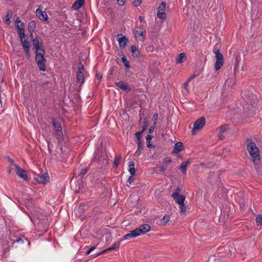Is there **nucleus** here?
Wrapping results in <instances>:
<instances>
[{
    "label": "nucleus",
    "instance_id": "obj_1",
    "mask_svg": "<svg viewBox=\"0 0 262 262\" xmlns=\"http://www.w3.org/2000/svg\"><path fill=\"white\" fill-rule=\"evenodd\" d=\"M242 95L247 103L250 104L251 108H249L250 106H248L247 108L250 111L249 115L251 116L254 115L255 114V112L253 110V108L258 102L257 95L252 91L249 90H245L242 92Z\"/></svg>",
    "mask_w": 262,
    "mask_h": 262
},
{
    "label": "nucleus",
    "instance_id": "obj_2",
    "mask_svg": "<svg viewBox=\"0 0 262 262\" xmlns=\"http://www.w3.org/2000/svg\"><path fill=\"white\" fill-rule=\"evenodd\" d=\"M246 142L247 143V148L251 160L255 164H258L260 160V157L258 147L256 146L255 143L250 139L247 138Z\"/></svg>",
    "mask_w": 262,
    "mask_h": 262
},
{
    "label": "nucleus",
    "instance_id": "obj_3",
    "mask_svg": "<svg viewBox=\"0 0 262 262\" xmlns=\"http://www.w3.org/2000/svg\"><path fill=\"white\" fill-rule=\"evenodd\" d=\"M51 123L55 131L56 139L59 142L62 141L63 140V135L60 122L57 119L52 118Z\"/></svg>",
    "mask_w": 262,
    "mask_h": 262
},
{
    "label": "nucleus",
    "instance_id": "obj_4",
    "mask_svg": "<svg viewBox=\"0 0 262 262\" xmlns=\"http://www.w3.org/2000/svg\"><path fill=\"white\" fill-rule=\"evenodd\" d=\"M35 60L39 70L41 71H45L47 59L45 58V55L39 53V52H35Z\"/></svg>",
    "mask_w": 262,
    "mask_h": 262
},
{
    "label": "nucleus",
    "instance_id": "obj_5",
    "mask_svg": "<svg viewBox=\"0 0 262 262\" xmlns=\"http://www.w3.org/2000/svg\"><path fill=\"white\" fill-rule=\"evenodd\" d=\"M214 53L216 58V62L214 64V68L215 71H218L223 67L224 64V57L223 54L220 52V50L219 49H215V47L214 48Z\"/></svg>",
    "mask_w": 262,
    "mask_h": 262
},
{
    "label": "nucleus",
    "instance_id": "obj_6",
    "mask_svg": "<svg viewBox=\"0 0 262 262\" xmlns=\"http://www.w3.org/2000/svg\"><path fill=\"white\" fill-rule=\"evenodd\" d=\"M206 123V119L204 117H201L196 120L193 124V127L191 130V134L194 136L195 135L196 131L201 129Z\"/></svg>",
    "mask_w": 262,
    "mask_h": 262
},
{
    "label": "nucleus",
    "instance_id": "obj_7",
    "mask_svg": "<svg viewBox=\"0 0 262 262\" xmlns=\"http://www.w3.org/2000/svg\"><path fill=\"white\" fill-rule=\"evenodd\" d=\"M166 6V3L162 2L158 8L157 17L162 20L165 19L166 17V14L165 12Z\"/></svg>",
    "mask_w": 262,
    "mask_h": 262
},
{
    "label": "nucleus",
    "instance_id": "obj_8",
    "mask_svg": "<svg viewBox=\"0 0 262 262\" xmlns=\"http://www.w3.org/2000/svg\"><path fill=\"white\" fill-rule=\"evenodd\" d=\"M117 41L119 42V47L120 49H124L128 42V38L123 34H119L117 35Z\"/></svg>",
    "mask_w": 262,
    "mask_h": 262
},
{
    "label": "nucleus",
    "instance_id": "obj_9",
    "mask_svg": "<svg viewBox=\"0 0 262 262\" xmlns=\"http://www.w3.org/2000/svg\"><path fill=\"white\" fill-rule=\"evenodd\" d=\"M35 180L39 184H46L50 181V177L48 173L38 174L35 177Z\"/></svg>",
    "mask_w": 262,
    "mask_h": 262
},
{
    "label": "nucleus",
    "instance_id": "obj_10",
    "mask_svg": "<svg viewBox=\"0 0 262 262\" xmlns=\"http://www.w3.org/2000/svg\"><path fill=\"white\" fill-rule=\"evenodd\" d=\"M33 45V49L36 51L37 49L40 50V48H42L43 45V40L42 38L39 36H36L34 37V39H32V41Z\"/></svg>",
    "mask_w": 262,
    "mask_h": 262
},
{
    "label": "nucleus",
    "instance_id": "obj_11",
    "mask_svg": "<svg viewBox=\"0 0 262 262\" xmlns=\"http://www.w3.org/2000/svg\"><path fill=\"white\" fill-rule=\"evenodd\" d=\"M14 167L16 168V173L18 177L26 181L29 179L27 171L25 169L21 168L16 164H14Z\"/></svg>",
    "mask_w": 262,
    "mask_h": 262
},
{
    "label": "nucleus",
    "instance_id": "obj_12",
    "mask_svg": "<svg viewBox=\"0 0 262 262\" xmlns=\"http://www.w3.org/2000/svg\"><path fill=\"white\" fill-rule=\"evenodd\" d=\"M19 244L20 246L24 247L27 245H30V242L28 241V238L24 235H21L13 242V244Z\"/></svg>",
    "mask_w": 262,
    "mask_h": 262
},
{
    "label": "nucleus",
    "instance_id": "obj_13",
    "mask_svg": "<svg viewBox=\"0 0 262 262\" xmlns=\"http://www.w3.org/2000/svg\"><path fill=\"white\" fill-rule=\"evenodd\" d=\"M121 242V241H117L116 242H115L112 246H111L110 247L104 250L103 251H102L101 252H100V253H96L95 254H93V255L95 256V257H96L97 256H99L100 255H101L102 254H104L106 252H107L108 251H112V250H114L115 249H116V248H118L119 246H120V243Z\"/></svg>",
    "mask_w": 262,
    "mask_h": 262
},
{
    "label": "nucleus",
    "instance_id": "obj_14",
    "mask_svg": "<svg viewBox=\"0 0 262 262\" xmlns=\"http://www.w3.org/2000/svg\"><path fill=\"white\" fill-rule=\"evenodd\" d=\"M151 229V227L148 224H143L141 225L139 227L136 228L138 233L139 235L141 234H144L148 232Z\"/></svg>",
    "mask_w": 262,
    "mask_h": 262
},
{
    "label": "nucleus",
    "instance_id": "obj_15",
    "mask_svg": "<svg viewBox=\"0 0 262 262\" xmlns=\"http://www.w3.org/2000/svg\"><path fill=\"white\" fill-rule=\"evenodd\" d=\"M37 16L41 20L47 21L48 22L49 17L45 11H42L39 8L36 10Z\"/></svg>",
    "mask_w": 262,
    "mask_h": 262
},
{
    "label": "nucleus",
    "instance_id": "obj_16",
    "mask_svg": "<svg viewBox=\"0 0 262 262\" xmlns=\"http://www.w3.org/2000/svg\"><path fill=\"white\" fill-rule=\"evenodd\" d=\"M115 84L122 90L125 91L127 92H130L132 90L130 86L123 81H120L116 82Z\"/></svg>",
    "mask_w": 262,
    "mask_h": 262
},
{
    "label": "nucleus",
    "instance_id": "obj_17",
    "mask_svg": "<svg viewBox=\"0 0 262 262\" xmlns=\"http://www.w3.org/2000/svg\"><path fill=\"white\" fill-rule=\"evenodd\" d=\"M140 31L138 30H134V34L136 37V38H139V36H141L142 38H139L140 40L143 41L145 37H144V33L146 32V30L144 29L143 27L140 26L139 27Z\"/></svg>",
    "mask_w": 262,
    "mask_h": 262
},
{
    "label": "nucleus",
    "instance_id": "obj_18",
    "mask_svg": "<svg viewBox=\"0 0 262 262\" xmlns=\"http://www.w3.org/2000/svg\"><path fill=\"white\" fill-rule=\"evenodd\" d=\"M184 148V146L182 142H177L174 146V149L171 151L172 154H178L182 151Z\"/></svg>",
    "mask_w": 262,
    "mask_h": 262
},
{
    "label": "nucleus",
    "instance_id": "obj_19",
    "mask_svg": "<svg viewBox=\"0 0 262 262\" xmlns=\"http://www.w3.org/2000/svg\"><path fill=\"white\" fill-rule=\"evenodd\" d=\"M76 77H77V82L80 84V88L84 81V77L83 73H82V71H80V69H78V71L76 73Z\"/></svg>",
    "mask_w": 262,
    "mask_h": 262
},
{
    "label": "nucleus",
    "instance_id": "obj_20",
    "mask_svg": "<svg viewBox=\"0 0 262 262\" xmlns=\"http://www.w3.org/2000/svg\"><path fill=\"white\" fill-rule=\"evenodd\" d=\"M261 15V12H259L258 8L255 6L252 7L251 9V17L252 18H259Z\"/></svg>",
    "mask_w": 262,
    "mask_h": 262
},
{
    "label": "nucleus",
    "instance_id": "obj_21",
    "mask_svg": "<svg viewBox=\"0 0 262 262\" xmlns=\"http://www.w3.org/2000/svg\"><path fill=\"white\" fill-rule=\"evenodd\" d=\"M138 236H139V235L138 233V232L137 231L136 229H135L133 230L129 231V233L123 236V239H128L129 238H135Z\"/></svg>",
    "mask_w": 262,
    "mask_h": 262
},
{
    "label": "nucleus",
    "instance_id": "obj_22",
    "mask_svg": "<svg viewBox=\"0 0 262 262\" xmlns=\"http://www.w3.org/2000/svg\"><path fill=\"white\" fill-rule=\"evenodd\" d=\"M85 0H76L72 5V8L74 10L81 8L84 4Z\"/></svg>",
    "mask_w": 262,
    "mask_h": 262
},
{
    "label": "nucleus",
    "instance_id": "obj_23",
    "mask_svg": "<svg viewBox=\"0 0 262 262\" xmlns=\"http://www.w3.org/2000/svg\"><path fill=\"white\" fill-rule=\"evenodd\" d=\"M240 59H241L240 55L239 54H236L235 55V63L234 68V78H236V72L237 71H238L239 69H240V67H239Z\"/></svg>",
    "mask_w": 262,
    "mask_h": 262
},
{
    "label": "nucleus",
    "instance_id": "obj_24",
    "mask_svg": "<svg viewBox=\"0 0 262 262\" xmlns=\"http://www.w3.org/2000/svg\"><path fill=\"white\" fill-rule=\"evenodd\" d=\"M130 51L134 58H138L140 55V51L135 45H132L130 47Z\"/></svg>",
    "mask_w": 262,
    "mask_h": 262
},
{
    "label": "nucleus",
    "instance_id": "obj_25",
    "mask_svg": "<svg viewBox=\"0 0 262 262\" xmlns=\"http://www.w3.org/2000/svg\"><path fill=\"white\" fill-rule=\"evenodd\" d=\"M189 164H190V161L189 160H188L186 161H184L182 163L181 165L180 166V169L183 173L186 174L187 171V166Z\"/></svg>",
    "mask_w": 262,
    "mask_h": 262
},
{
    "label": "nucleus",
    "instance_id": "obj_26",
    "mask_svg": "<svg viewBox=\"0 0 262 262\" xmlns=\"http://www.w3.org/2000/svg\"><path fill=\"white\" fill-rule=\"evenodd\" d=\"M18 35L20 38V42L21 44L29 42L25 32H19L18 33Z\"/></svg>",
    "mask_w": 262,
    "mask_h": 262
},
{
    "label": "nucleus",
    "instance_id": "obj_27",
    "mask_svg": "<svg viewBox=\"0 0 262 262\" xmlns=\"http://www.w3.org/2000/svg\"><path fill=\"white\" fill-rule=\"evenodd\" d=\"M24 202L26 207L29 208L33 206V205L34 204V199L28 196V198L25 199Z\"/></svg>",
    "mask_w": 262,
    "mask_h": 262
},
{
    "label": "nucleus",
    "instance_id": "obj_28",
    "mask_svg": "<svg viewBox=\"0 0 262 262\" xmlns=\"http://www.w3.org/2000/svg\"><path fill=\"white\" fill-rule=\"evenodd\" d=\"M186 59V54L185 53H181L178 55V58L176 59L177 63H181L183 62Z\"/></svg>",
    "mask_w": 262,
    "mask_h": 262
},
{
    "label": "nucleus",
    "instance_id": "obj_29",
    "mask_svg": "<svg viewBox=\"0 0 262 262\" xmlns=\"http://www.w3.org/2000/svg\"><path fill=\"white\" fill-rule=\"evenodd\" d=\"M152 136L150 134H148L145 137L146 140V146L148 148H152L155 147V145L150 143V141L152 140Z\"/></svg>",
    "mask_w": 262,
    "mask_h": 262
},
{
    "label": "nucleus",
    "instance_id": "obj_30",
    "mask_svg": "<svg viewBox=\"0 0 262 262\" xmlns=\"http://www.w3.org/2000/svg\"><path fill=\"white\" fill-rule=\"evenodd\" d=\"M36 27V23L34 20L30 21L28 25V30L29 32H34Z\"/></svg>",
    "mask_w": 262,
    "mask_h": 262
},
{
    "label": "nucleus",
    "instance_id": "obj_31",
    "mask_svg": "<svg viewBox=\"0 0 262 262\" xmlns=\"http://www.w3.org/2000/svg\"><path fill=\"white\" fill-rule=\"evenodd\" d=\"M21 45L24 50L25 54L29 53L30 52L31 43L29 41L21 43Z\"/></svg>",
    "mask_w": 262,
    "mask_h": 262
},
{
    "label": "nucleus",
    "instance_id": "obj_32",
    "mask_svg": "<svg viewBox=\"0 0 262 262\" xmlns=\"http://www.w3.org/2000/svg\"><path fill=\"white\" fill-rule=\"evenodd\" d=\"M137 144L138 149H137L135 154L136 156H139L141 154L142 149H143V143L142 142H137Z\"/></svg>",
    "mask_w": 262,
    "mask_h": 262
},
{
    "label": "nucleus",
    "instance_id": "obj_33",
    "mask_svg": "<svg viewBox=\"0 0 262 262\" xmlns=\"http://www.w3.org/2000/svg\"><path fill=\"white\" fill-rule=\"evenodd\" d=\"M174 199L176 200V202L178 204L184 203L186 197L183 194H179L178 197L173 198Z\"/></svg>",
    "mask_w": 262,
    "mask_h": 262
},
{
    "label": "nucleus",
    "instance_id": "obj_34",
    "mask_svg": "<svg viewBox=\"0 0 262 262\" xmlns=\"http://www.w3.org/2000/svg\"><path fill=\"white\" fill-rule=\"evenodd\" d=\"M2 248L4 254H6L9 251L10 247L7 241H5L4 242V243L3 244Z\"/></svg>",
    "mask_w": 262,
    "mask_h": 262
},
{
    "label": "nucleus",
    "instance_id": "obj_35",
    "mask_svg": "<svg viewBox=\"0 0 262 262\" xmlns=\"http://www.w3.org/2000/svg\"><path fill=\"white\" fill-rule=\"evenodd\" d=\"M13 15V12L12 10H9L7 12V14L6 15V19H5V23L7 25H10L11 23L10 18L12 17Z\"/></svg>",
    "mask_w": 262,
    "mask_h": 262
},
{
    "label": "nucleus",
    "instance_id": "obj_36",
    "mask_svg": "<svg viewBox=\"0 0 262 262\" xmlns=\"http://www.w3.org/2000/svg\"><path fill=\"white\" fill-rule=\"evenodd\" d=\"M121 61L124 63V65L126 69H128L130 68V66L129 64V62L127 60L126 57L125 55H124L121 58Z\"/></svg>",
    "mask_w": 262,
    "mask_h": 262
},
{
    "label": "nucleus",
    "instance_id": "obj_37",
    "mask_svg": "<svg viewBox=\"0 0 262 262\" xmlns=\"http://www.w3.org/2000/svg\"><path fill=\"white\" fill-rule=\"evenodd\" d=\"M89 169H90V167L89 166L85 167L84 168H82L80 172L78 173V176L80 177L81 178L80 179H82L83 176L86 173V172Z\"/></svg>",
    "mask_w": 262,
    "mask_h": 262
},
{
    "label": "nucleus",
    "instance_id": "obj_38",
    "mask_svg": "<svg viewBox=\"0 0 262 262\" xmlns=\"http://www.w3.org/2000/svg\"><path fill=\"white\" fill-rule=\"evenodd\" d=\"M229 129V126L227 124H224L220 127L219 133L223 134Z\"/></svg>",
    "mask_w": 262,
    "mask_h": 262
},
{
    "label": "nucleus",
    "instance_id": "obj_39",
    "mask_svg": "<svg viewBox=\"0 0 262 262\" xmlns=\"http://www.w3.org/2000/svg\"><path fill=\"white\" fill-rule=\"evenodd\" d=\"M121 156H119L118 157H116L115 158L114 161V168H116L119 164L120 160H121Z\"/></svg>",
    "mask_w": 262,
    "mask_h": 262
},
{
    "label": "nucleus",
    "instance_id": "obj_40",
    "mask_svg": "<svg viewBox=\"0 0 262 262\" xmlns=\"http://www.w3.org/2000/svg\"><path fill=\"white\" fill-rule=\"evenodd\" d=\"M180 205V212L183 213L186 212V206L184 202L178 204Z\"/></svg>",
    "mask_w": 262,
    "mask_h": 262
},
{
    "label": "nucleus",
    "instance_id": "obj_41",
    "mask_svg": "<svg viewBox=\"0 0 262 262\" xmlns=\"http://www.w3.org/2000/svg\"><path fill=\"white\" fill-rule=\"evenodd\" d=\"M181 191V188L178 187L175 191L172 193V198L178 197V195L180 194V193Z\"/></svg>",
    "mask_w": 262,
    "mask_h": 262
},
{
    "label": "nucleus",
    "instance_id": "obj_42",
    "mask_svg": "<svg viewBox=\"0 0 262 262\" xmlns=\"http://www.w3.org/2000/svg\"><path fill=\"white\" fill-rule=\"evenodd\" d=\"M142 134L140 132H136L135 133V136L137 138V142H142L141 137Z\"/></svg>",
    "mask_w": 262,
    "mask_h": 262
},
{
    "label": "nucleus",
    "instance_id": "obj_43",
    "mask_svg": "<svg viewBox=\"0 0 262 262\" xmlns=\"http://www.w3.org/2000/svg\"><path fill=\"white\" fill-rule=\"evenodd\" d=\"M169 216L166 215L164 216L161 221L163 225H165L169 221Z\"/></svg>",
    "mask_w": 262,
    "mask_h": 262
},
{
    "label": "nucleus",
    "instance_id": "obj_44",
    "mask_svg": "<svg viewBox=\"0 0 262 262\" xmlns=\"http://www.w3.org/2000/svg\"><path fill=\"white\" fill-rule=\"evenodd\" d=\"M256 222L258 225L262 224V214L257 215L256 217Z\"/></svg>",
    "mask_w": 262,
    "mask_h": 262
},
{
    "label": "nucleus",
    "instance_id": "obj_45",
    "mask_svg": "<svg viewBox=\"0 0 262 262\" xmlns=\"http://www.w3.org/2000/svg\"><path fill=\"white\" fill-rule=\"evenodd\" d=\"M5 225V220L3 216H0V229H3Z\"/></svg>",
    "mask_w": 262,
    "mask_h": 262
},
{
    "label": "nucleus",
    "instance_id": "obj_46",
    "mask_svg": "<svg viewBox=\"0 0 262 262\" xmlns=\"http://www.w3.org/2000/svg\"><path fill=\"white\" fill-rule=\"evenodd\" d=\"M133 176H130L128 180L126 181V186L129 187L132 183L134 181V179L133 178Z\"/></svg>",
    "mask_w": 262,
    "mask_h": 262
},
{
    "label": "nucleus",
    "instance_id": "obj_47",
    "mask_svg": "<svg viewBox=\"0 0 262 262\" xmlns=\"http://www.w3.org/2000/svg\"><path fill=\"white\" fill-rule=\"evenodd\" d=\"M128 170L130 174V176H134L136 174V169L135 168V167H130V168H129Z\"/></svg>",
    "mask_w": 262,
    "mask_h": 262
},
{
    "label": "nucleus",
    "instance_id": "obj_48",
    "mask_svg": "<svg viewBox=\"0 0 262 262\" xmlns=\"http://www.w3.org/2000/svg\"><path fill=\"white\" fill-rule=\"evenodd\" d=\"M156 125H154V123H153V125L151 126L150 127V128L148 129V134H151L154 132L155 129L157 128Z\"/></svg>",
    "mask_w": 262,
    "mask_h": 262
},
{
    "label": "nucleus",
    "instance_id": "obj_49",
    "mask_svg": "<svg viewBox=\"0 0 262 262\" xmlns=\"http://www.w3.org/2000/svg\"><path fill=\"white\" fill-rule=\"evenodd\" d=\"M152 118H153L154 125H157V121L158 119V114L157 113H155V114H154Z\"/></svg>",
    "mask_w": 262,
    "mask_h": 262
},
{
    "label": "nucleus",
    "instance_id": "obj_50",
    "mask_svg": "<svg viewBox=\"0 0 262 262\" xmlns=\"http://www.w3.org/2000/svg\"><path fill=\"white\" fill-rule=\"evenodd\" d=\"M84 208L83 206H80L76 210V214L77 215L78 213L80 214L81 212H83Z\"/></svg>",
    "mask_w": 262,
    "mask_h": 262
},
{
    "label": "nucleus",
    "instance_id": "obj_51",
    "mask_svg": "<svg viewBox=\"0 0 262 262\" xmlns=\"http://www.w3.org/2000/svg\"><path fill=\"white\" fill-rule=\"evenodd\" d=\"M142 0H134L133 4L135 7H138L142 3Z\"/></svg>",
    "mask_w": 262,
    "mask_h": 262
},
{
    "label": "nucleus",
    "instance_id": "obj_52",
    "mask_svg": "<svg viewBox=\"0 0 262 262\" xmlns=\"http://www.w3.org/2000/svg\"><path fill=\"white\" fill-rule=\"evenodd\" d=\"M97 246V245L92 246L90 248H89V250L86 252V254H90L93 251H94L96 248Z\"/></svg>",
    "mask_w": 262,
    "mask_h": 262
},
{
    "label": "nucleus",
    "instance_id": "obj_53",
    "mask_svg": "<svg viewBox=\"0 0 262 262\" xmlns=\"http://www.w3.org/2000/svg\"><path fill=\"white\" fill-rule=\"evenodd\" d=\"M77 65H78L77 68L78 69H80V71H82V73H83V72L84 71V65L81 63V62H78Z\"/></svg>",
    "mask_w": 262,
    "mask_h": 262
},
{
    "label": "nucleus",
    "instance_id": "obj_54",
    "mask_svg": "<svg viewBox=\"0 0 262 262\" xmlns=\"http://www.w3.org/2000/svg\"><path fill=\"white\" fill-rule=\"evenodd\" d=\"M35 52H39V53L42 54L43 55H45L46 53V50L44 49L43 46L42 47V48H40V50L37 49L36 51H35Z\"/></svg>",
    "mask_w": 262,
    "mask_h": 262
},
{
    "label": "nucleus",
    "instance_id": "obj_55",
    "mask_svg": "<svg viewBox=\"0 0 262 262\" xmlns=\"http://www.w3.org/2000/svg\"><path fill=\"white\" fill-rule=\"evenodd\" d=\"M16 27L17 29V33L19 32H25V29L23 27H20L19 25H16Z\"/></svg>",
    "mask_w": 262,
    "mask_h": 262
},
{
    "label": "nucleus",
    "instance_id": "obj_56",
    "mask_svg": "<svg viewBox=\"0 0 262 262\" xmlns=\"http://www.w3.org/2000/svg\"><path fill=\"white\" fill-rule=\"evenodd\" d=\"M5 158L7 159L9 162L10 163L11 165H13L14 166V164H15L14 162V160L10 158L9 156H6Z\"/></svg>",
    "mask_w": 262,
    "mask_h": 262
},
{
    "label": "nucleus",
    "instance_id": "obj_57",
    "mask_svg": "<svg viewBox=\"0 0 262 262\" xmlns=\"http://www.w3.org/2000/svg\"><path fill=\"white\" fill-rule=\"evenodd\" d=\"M163 162H164V163H165L166 164H168V163H171L172 162V160H171L170 158H169L168 157H166V158H164Z\"/></svg>",
    "mask_w": 262,
    "mask_h": 262
},
{
    "label": "nucleus",
    "instance_id": "obj_58",
    "mask_svg": "<svg viewBox=\"0 0 262 262\" xmlns=\"http://www.w3.org/2000/svg\"><path fill=\"white\" fill-rule=\"evenodd\" d=\"M167 168V166L162 165L159 167V171L160 172H163Z\"/></svg>",
    "mask_w": 262,
    "mask_h": 262
},
{
    "label": "nucleus",
    "instance_id": "obj_59",
    "mask_svg": "<svg viewBox=\"0 0 262 262\" xmlns=\"http://www.w3.org/2000/svg\"><path fill=\"white\" fill-rule=\"evenodd\" d=\"M116 1L118 2V3L120 6H123L125 4L126 0H116Z\"/></svg>",
    "mask_w": 262,
    "mask_h": 262
},
{
    "label": "nucleus",
    "instance_id": "obj_60",
    "mask_svg": "<svg viewBox=\"0 0 262 262\" xmlns=\"http://www.w3.org/2000/svg\"><path fill=\"white\" fill-rule=\"evenodd\" d=\"M14 18H15V24H18V23H21V21L20 20H19V17L17 16L16 15H15L14 16Z\"/></svg>",
    "mask_w": 262,
    "mask_h": 262
},
{
    "label": "nucleus",
    "instance_id": "obj_61",
    "mask_svg": "<svg viewBox=\"0 0 262 262\" xmlns=\"http://www.w3.org/2000/svg\"><path fill=\"white\" fill-rule=\"evenodd\" d=\"M82 183H83L82 179H80V182H79V184H78L79 189H82L84 188V186H83Z\"/></svg>",
    "mask_w": 262,
    "mask_h": 262
},
{
    "label": "nucleus",
    "instance_id": "obj_62",
    "mask_svg": "<svg viewBox=\"0 0 262 262\" xmlns=\"http://www.w3.org/2000/svg\"><path fill=\"white\" fill-rule=\"evenodd\" d=\"M143 125L148 126V118L145 117L143 120Z\"/></svg>",
    "mask_w": 262,
    "mask_h": 262
},
{
    "label": "nucleus",
    "instance_id": "obj_63",
    "mask_svg": "<svg viewBox=\"0 0 262 262\" xmlns=\"http://www.w3.org/2000/svg\"><path fill=\"white\" fill-rule=\"evenodd\" d=\"M96 76L97 77V78L98 79H99L100 80L101 79V78H102V75L101 74H100V73H98L97 72L96 73Z\"/></svg>",
    "mask_w": 262,
    "mask_h": 262
},
{
    "label": "nucleus",
    "instance_id": "obj_64",
    "mask_svg": "<svg viewBox=\"0 0 262 262\" xmlns=\"http://www.w3.org/2000/svg\"><path fill=\"white\" fill-rule=\"evenodd\" d=\"M147 127L148 126L143 125L142 130L140 132L143 134L147 129Z\"/></svg>",
    "mask_w": 262,
    "mask_h": 262
}]
</instances>
